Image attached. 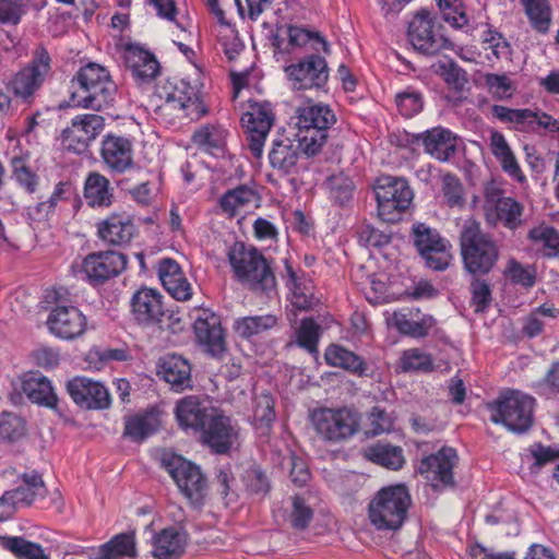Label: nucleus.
<instances>
[{
  "label": "nucleus",
  "mask_w": 559,
  "mask_h": 559,
  "mask_svg": "<svg viewBox=\"0 0 559 559\" xmlns=\"http://www.w3.org/2000/svg\"><path fill=\"white\" fill-rule=\"evenodd\" d=\"M2 545L20 559H49L39 544L26 540L23 537H4Z\"/></svg>",
  "instance_id": "obj_48"
},
{
  "label": "nucleus",
  "mask_w": 559,
  "mask_h": 559,
  "mask_svg": "<svg viewBox=\"0 0 559 559\" xmlns=\"http://www.w3.org/2000/svg\"><path fill=\"white\" fill-rule=\"evenodd\" d=\"M215 411L197 396H187L177 402L175 416L183 430H203Z\"/></svg>",
  "instance_id": "obj_28"
},
{
  "label": "nucleus",
  "mask_w": 559,
  "mask_h": 559,
  "mask_svg": "<svg viewBox=\"0 0 559 559\" xmlns=\"http://www.w3.org/2000/svg\"><path fill=\"white\" fill-rule=\"evenodd\" d=\"M295 124L330 129L336 121L335 115L328 105L307 103L296 109Z\"/></svg>",
  "instance_id": "obj_38"
},
{
  "label": "nucleus",
  "mask_w": 559,
  "mask_h": 559,
  "mask_svg": "<svg viewBox=\"0 0 559 559\" xmlns=\"http://www.w3.org/2000/svg\"><path fill=\"white\" fill-rule=\"evenodd\" d=\"M393 427V417L376 406L368 413L365 421V433L367 436H378L388 432Z\"/></svg>",
  "instance_id": "obj_56"
},
{
  "label": "nucleus",
  "mask_w": 559,
  "mask_h": 559,
  "mask_svg": "<svg viewBox=\"0 0 559 559\" xmlns=\"http://www.w3.org/2000/svg\"><path fill=\"white\" fill-rule=\"evenodd\" d=\"M227 134V130L223 127L209 124L198 129L192 136V141L205 153L222 156L225 153Z\"/></svg>",
  "instance_id": "obj_39"
},
{
  "label": "nucleus",
  "mask_w": 559,
  "mask_h": 559,
  "mask_svg": "<svg viewBox=\"0 0 559 559\" xmlns=\"http://www.w3.org/2000/svg\"><path fill=\"white\" fill-rule=\"evenodd\" d=\"M50 61L49 53L44 48H37L29 64L17 72L11 82L14 95L29 98L48 75Z\"/></svg>",
  "instance_id": "obj_15"
},
{
  "label": "nucleus",
  "mask_w": 559,
  "mask_h": 559,
  "mask_svg": "<svg viewBox=\"0 0 559 559\" xmlns=\"http://www.w3.org/2000/svg\"><path fill=\"white\" fill-rule=\"evenodd\" d=\"M399 368L404 372H429L433 361L429 354L419 348H409L401 354Z\"/></svg>",
  "instance_id": "obj_49"
},
{
  "label": "nucleus",
  "mask_w": 559,
  "mask_h": 559,
  "mask_svg": "<svg viewBox=\"0 0 559 559\" xmlns=\"http://www.w3.org/2000/svg\"><path fill=\"white\" fill-rule=\"evenodd\" d=\"M186 536L175 527L164 528L154 538L153 555L157 559H174L185 549Z\"/></svg>",
  "instance_id": "obj_41"
},
{
  "label": "nucleus",
  "mask_w": 559,
  "mask_h": 559,
  "mask_svg": "<svg viewBox=\"0 0 559 559\" xmlns=\"http://www.w3.org/2000/svg\"><path fill=\"white\" fill-rule=\"evenodd\" d=\"M298 157V147L289 138H281L273 141L269 154L272 167L284 173H289L296 166Z\"/></svg>",
  "instance_id": "obj_43"
},
{
  "label": "nucleus",
  "mask_w": 559,
  "mask_h": 559,
  "mask_svg": "<svg viewBox=\"0 0 559 559\" xmlns=\"http://www.w3.org/2000/svg\"><path fill=\"white\" fill-rule=\"evenodd\" d=\"M456 452L452 448H442L436 454L425 457L418 465V473L433 488L449 486L453 483L452 469L456 464Z\"/></svg>",
  "instance_id": "obj_20"
},
{
  "label": "nucleus",
  "mask_w": 559,
  "mask_h": 559,
  "mask_svg": "<svg viewBox=\"0 0 559 559\" xmlns=\"http://www.w3.org/2000/svg\"><path fill=\"white\" fill-rule=\"evenodd\" d=\"M162 295L158 290L143 287L131 299L132 313L140 323H154L164 314Z\"/></svg>",
  "instance_id": "obj_31"
},
{
  "label": "nucleus",
  "mask_w": 559,
  "mask_h": 559,
  "mask_svg": "<svg viewBox=\"0 0 559 559\" xmlns=\"http://www.w3.org/2000/svg\"><path fill=\"white\" fill-rule=\"evenodd\" d=\"M461 250L464 264L471 273H487L498 258L493 241L480 230L474 218L464 221L461 231Z\"/></svg>",
  "instance_id": "obj_5"
},
{
  "label": "nucleus",
  "mask_w": 559,
  "mask_h": 559,
  "mask_svg": "<svg viewBox=\"0 0 559 559\" xmlns=\"http://www.w3.org/2000/svg\"><path fill=\"white\" fill-rule=\"evenodd\" d=\"M228 260L236 277L251 289L267 293L275 287V277L257 249L236 242L228 251Z\"/></svg>",
  "instance_id": "obj_2"
},
{
  "label": "nucleus",
  "mask_w": 559,
  "mask_h": 559,
  "mask_svg": "<svg viewBox=\"0 0 559 559\" xmlns=\"http://www.w3.org/2000/svg\"><path fill=\"white\" fill-rule=\"evenodd\" d=\"M374 193L378 215L388 223L397 222L413 201V191L403 178L381 176L377 179Z\"/></svg>",
  "instance_id": "obj_8"
},
{
  "label": "nucleus",
  "mask_w": 559,
  "mask_h": 559,
  "mask_svg": "<svg viewBox=\"0 0 559 559\" xmlns=\"http://www.w3.org/2000/svg\"><path fill=\"white\" fill-rule=\"evenodd\" d=\"M202 438L216 453H225L238 444L239 432L229 417L214 414L202 430Z\"/></svg>",
  "instance_id": "obj_26"
},
{
  "label": "nucleus",
  "mask_w": 559,
  "mask_h": 559,
  "mask_svg": "<svg viewBox=\"0 0 559 559\" xmlns=\"http://www.w3.org/2000/svg\"><path fill=\"white\" fill-rule=\"evenodd\" d=\"M285 73L296 90L323 86L329 78L325 59L311 55L306 59L285 68Z\"/></svg>",
  "instance_id": "obj_17"
},
{
  "label": "nucleus",
  "mask_w": 559,
  "mask_h": 559,
  "mask_svg": "<svg viewBox=\"0 0 559 559\" xmlns=\"http://www.w3.org/2000/svg\"><path fill=\"white\" fill-rule=\"evenodd\" d=\"M136 557L134 533H121L100 545L90 559H133Z\"/></svg>",
  "instance_id": "obj_36"
},
{
  "label": "nucleus",
  "mask_w": 559,
  "mask_h": 559,
  "mask_svg": "<svg viewBox=\"0 0 559 559\" xmlns=\"http://www.w3.org/2000/svg\"><path fill=\"white\" fill-rule=\"evenodd\" d=\"M148 3L155 9L157 16L174 23L183 33L188 31L190 26L189 21L186 19H177L179 12L175 0H148Z\"/></svg>",
  "instance_id": "obj_60"
},
{
  "label": "nucleus",
  "mask_w": 559,
  "mask_h": 559,
  "mask_svg": "<svg viewBox=\"0 0 559 559\" xmlns=\"http://www.w3.org/2000/svg\"><path fill=\"white\" fill-rule=\"evenodd\" d=\"M311 420L317 433L332 442L353 437L360 426L359 414L348 407L316 409Z\"/></svg>",
  "instance_id": "obj_10"
},
{
  "label": "nucleus",
  "mask_w": 559,
  "mask_h": 559,
  "mask_svg": "<svg viewBox=\"0 0 559 559\" xmlns=\"http://www.w3.org/2000/svg\"><path fill=\"white\" fill-rule=\"evenodd\" d=\"M274 122V114L266 102L248 100L241 116V123L248 133L249 148L255 157H261L266 136Z\"/></svg>",
  "instance_id": "obj_12"
},
{
  "label": "nucleus",
  "mask_w": 559,
  "mask_h": 559,
  "mask_svg": "<svg viewBox=\"0 0 559 559\" xmlns=\"http://www.w3.org/2000/svg\"><path fill=\"white\" fill-rule=\"evenodd\" d=\"M135 226L127 213H112L97 223V234L102 240L110 245H126L131 241Z\"/></svg>",
  "instance_id": "obj_30"
},
{
  "label": "nucleus",
  "mask_w": 559,
  "mask_h": 559,
  "mask_svg": "<svg viewBox=\"0 0 559 559\" xmlns=\"http://www.w3.org/2000/svg\"><path fill=\"white\" fill-rule=\"evenodd\" d=\"M324 358L326 364L332 367H338L359 376H362L366 372V365L364 360L353 352H349L340 345H330L325 349Z\"/></svg>",
  "instance_id": "obj_44"
},
{
  "label": "nucleus",
  "mask_w": 559,
  "mask_h": 559,
  "mask_svg": "<svg viewBox=\"0 0 559 559\" xmlns=\"http://www.w3.org/2000/svg\"><path fill=\"white\" fill-rule=\"evenodd\" d=\"M386 321L401 334L423 338L427 336L436 325L432 316L423 313L419 309L404 308L389 313Z\"/></svg>",
  "instance_id": "obj_25"
},
{
  "label": "nucleus",
  "mask_w": 559,
  "mask_h": 559,
  "mask_svg": "<svg viewBox=\"0 0 559 559\" xmlns=\"http://www.w3.org/2000/svg\"><path fill=\"white\" fill-rule=\"evenodd\" d=\"M201 87L198 79L185 78L165 82L158 88V97L163 100L158 106L160 116L191 120L201 118L206 112L201 99Z\"/></svg>",
  "instance_id": "obj_1"
},
{
  "label": "nucleus",
  "mask_w": 559,
  "mask_h": 559,
  "mask_svg": "<svg viewBox=\"0 0 559 559\" xmlns=\"http://www.w3.org/2000/svg\"><path fill=\"white\" fill-rule=\"evenodd\" d=\"M528 237L532 241L547 249L548 255L559 253V233L547 225H539L530 230Z\"/></svg>",
  "instance_id": "obj_55"
},
{
  "label": "nucleus",
  "mask_w": 559,
  "mask_h": 559,
  "mask_svg": "<svg viewBox=\"0 0 559 559\" xmlns=\"http://www.w3.org/2000/svg\"><path fill=\"white\" fill-rule=\"evenodd\" d=\"M84 199L92 207H107L114 200L110 181L99 173H91L84 183Z\"/></svg>",
  "instance_id": "obj_37"
},
{
  "label": "nucleus",
  "mask_w": 559,
  "mask_h": 559,
  "mask_svg": "<svg viewBox=\"0 0 559 559\" xmlns=\"http://www.w3.org/2000/svg\"><path fill=\"white\" fill-rule=\"evenodd\" d=\"M104 117L96 114L79 115L72 119L71 126L62 132V146L67 151L83 153L103 132Z\"/></svg>",
  "instance_id": "obj_14"
},
{
  "label": "nucleus",
  "mask_w": 559,
  "mask_h": 559,
  "mask_svg": "<svg viewBox=\"0 0 559 559\" xmlns=\"http://www.w3.org/2000/svg\"><path fill=\"white\" fill-rule=\"evenodd\" d=\"M117 49L126 67L130 69L134 78L148 81L158 74V61L147 49L123 39L117 44Z\"/></svg>",
  "instance_id": "obj_21"
},
{
  "label": "nucleus",
  "mask_w": 559,
  "mask_h": 559,
  "mask_svg": "<svg viewBox=\"0 0 559 559\" xmlns=\"http://www.w3.org/2000/svg\"><path fill=\"white\" fill-rule=\"evenodd\" d=\"M407 36L413 48L423 55L433 56L443 49L452 48L451 41L442 33V25L436 14L425 9L418 11L411 20Z\"/></svg>",
  "instance_id": "obj_9"
},
{
  "label": "nucleus",
  "mask_w": 559,
  "mask_h": 559,
  "mask_svg": "<svg viewBox=\"0 0 559 559\" xmlns=\"http://www.w3.org/2000/svg\"><path fill=\"white\" fill-rule=\"evenodd\" d=\"M442 197L450 207L463 209L465 206V195L462 182L457 177L447 174L442 178Z\"/></svg>",
  "instance_id": "obj_54"
},
{
  "label": "nucleus",
  "mask_w": 559,
  "mask_h": 559,
  "mask_svg": "<svg viewBox=\"0 0 559 559\" xmlns=\"http://www.w3.org/2000/svg\"><path fill=\"white\" fill-rule=\"evenodd\" d=\"M411 504L404 485L382 488L369 504L370 522L378 530H397L402 526Z\"/></svg>",
  "instance_id": "obj_4"
},
{
  "label": "nucleus",
  "mask_w": 559,
  "mask_h": 559,
  "mask_svg": "<svg viewBox=\"0 0 559 559\" xmlns=\"http://www.w3.org/2000/svg\"><path fill=\"white\" fill-rule=\"evenodd\" d=\"M47 326L59 338L74 340L85 333L87 320L78 307L57 305L48 316Z\"/></svg>",
  "instance_id": "obj_18"
},
{
  "label": "nucleus",
  "mask_w": 559,
  "mask_h": 559,
  "mask_svg": "<svg viewBox=\"0 0 559 559\" xmlns=\"http://www.w3.org/2000/svg\"><path fill=\"white\" fill-rule=\"evenodd\" d=\"M328 189L331 198L343 204L347 202L353 194L354 183L350 178L344 174L333 175L328 179Z\"/></svg>",
  "instance_id": "obj_61"
},
{
  "label": "nucleus",
  "mask_w": 559,
  "mask_h": 559,
  "mask_svg": "<svg viewBox=\"0 0 559 559\" xmlns=\"http://www.w3.org/2000/svg\"><path fill=\"white\" fill-rule=\"evenodd\" d=\"M287 271L290 304L299 310L313 308L318 304V299L313 295L312 282L306 276H297L290 267Z\"/></svg>",
  "instance_id": "obj_40"
},
{
  "label": "nucleus",
  "mask_w": 559,
  "mask_h": 559,
  "mask_svg": "<svg viewBox=\"0 0 559 559\" xmlns=\"http://www.w3.org/2000/svg\"><path fill=\"white\" fill-rule=\"evenodd\" d=\"M412 230L414 243L426 265L436 271L445 270L452 259L449 241L424 223L414 224Z\"/></svg>",
  "instance_id": "obj_11"
},
{
  "label": "nucleus",
  "mask_w": 559,
  "mask_h": 559,
  "mask_svg": "<svg viewBox=\"0 0 559 559\" xmlns=\"http://www.w3.org/2000/svg\"><path fill=\"white\" fill-rule=\"evenodd\" d=\"M443 19L453 27L462 28L468 24V17L462 0H436Z\"/></svg>",
  "instance_id": "obj_57"
},
{
  "label": "nucleus",
  "mask_w": 559,
  "mask_h": 559,
  "mask_svg": "<svg viewBox=\"0 0 559 559\" xmlns=\"http://www.w3.org/2000/svg\"><path fill=\"white\" fill-rule=\"evenodd\" d=\"M159 423L154 414L146 413L127 417L123 436L132 441L140 442L158 429Z\"/></svg>",
  "instance_id": "obj_45"
},
{
  "label": "nucleus",
  "mask_w": 559,
  "mask_h": 559,
  "mask_svg": "<svg viewBox=\"0 0 559 559\" xmlns=\"http://www.w3.org/2000/svg\"><path fill=\"white\" fill-rule=\"evenodd\" d=\"M26 421L11 412L0 414V439L8 442H16L26 436Z\"/></svg>",
  "instance_id": "obj_53"
},
{
  "label": "nucleus",
  "mask_w": 559,
  "mask_h": 559,
  "mask_svg": "<svg viewBox=\"0 0 559 559\" xmlns=\"http://www.w3.org/2000/svg\"><path fill=\"white\" fill-rule=\"evenodd\" d=\"M483 46L484 49L489 50L496 59H510L511 46L509 41L493 29L484 32Z\"/></svg>",
  "instance_id": "obj_59"
},
{
  "label": "nucleus",
  "mask_w": 559,
  "mask_h": 559,
  "mask_svg": "<svg viewBox=\"0 0 559 559\" xmlns=\"http://www.w3.org/2000/svg\"><path fill=\"white\" fill-rule=\"evenodd\" d=\"M535 400L520 391L510 390L489 405L490 418L495 424H502L509 430L523 432L533 423Z\"/></svg>",
  "instance_id": "obj_7"
},
{
  "label": "nucleus",
  "mask_w": 559,
  "mask_h": 559,
  "mask_svg": "<svg viewBox=\"0 0 559 559\" xmlns=\"http://www.w3.org/2000/svg\"><path fill=\"white\" fill-rule=\"evenodd\" d=\"M158 276L164 288L177 300L186 301L192 296V287L183 275L179 264L164 259L158 265Z\"/></svg>",
  "instance_id": "obj_32"
},
{
  "label": "nucleus",
  "mask_w": 559,
  "mask_h": 559,
  "mask_svg": "<svg viewBox=\"0 0 559 559\" xmlns=\"http://www.w3.org/2000/svg\"><path fill=\"white\" fill-rule=\"evenodd\" d=\"M277 324V318L272 314L243 317L234 322L235 332L243 338L260 335Z\"/></svg>",
  "instance_id": "obj_47"
},
{
  "label": "nucleus",
  "mask_w": 559,
  "mask_h": 559,
  "mask_svg": "<svg viewBox=\"0 0 559 559\" xmlns=\"http://www.w3.org/2000/svg\"><path fill=\"white\" fill-rule=\"evenodd\" d=\"M320 334L321 328L312 319H304L294 331L297 345L314 355L318 354Z\"/></svg>",
  "instance_id": "obj_52"
},
{
  "label": "nucleus",
  "mask_w": 559,
  "mask_h": 559,
  "mask_svg": "<svg viewBox=\"0 0 559 559\" xmlns=\"http://www.w3.org/2000/svg\"><path fill=\"white\" fill-rule=\"evenodd\" d=\"M491 111L500 121L515 124H523L525 121L531 120L533 115L531 109H512L500 105H495Z\"/></svg>",
  "instance_id": "obj_64"
},
{
  "label": "nucleus",
  "mask_w": 559,
  "mask_h": 559,
  "mask_svg": "<svg viewBox=\"0 0 559 559\" xmlns=\"http://www.w3.org/2000/svg\"><path fill=\"white\" fill-rule=\"evenodd\" d=\"M100 156L106 167L115 174H124L134 167L133 144L126 136L105 135L102 141Z\"/></svg>",
  "instance_id": "obj_22"
},
{
  "label": "nucleus",
  "mask_w": 559,
  "mask_h": 559,
  "mask_svg": "<svg viewBox=\"0 0 559 559\" xmlns=\"http://www.w3.org/2000/svg\"><path fill=\"white\" fill-rule=\"evenodd\" d=\"M275 419L274 401L269 393H262L254 399L253 421L261 433H266Z\"/></svg>",
  "instance_id": "obj_51"
},
{
  "label": "nucleus",
  "mask_w": 559,
  "mask_h": 559,
  "mask_svg": "<svg viewBox=\"0 0 559 559\" xmlns=\"http://www.w3.org/2000/svg\"><path fill=\"white\" fill-rule=\"evenodd\" d=\"M423 97L421 95L407 88L396 95V106L401 115L406 118H412L423 109Z\"/></svg>",
  "instance_id": "obj_62"
},
{
  "label": "nucleus",
  "mask_w": 559,
  "mask_h": 559,
  "mask_svg": "<svg viewBox=\"0 0 559 559\" xmlns=\"http://www.w3.org/2000/svg\"><path fill=\"white\" fill-rule=\"evenodd\" d=\"M485 83L489 93L498 99L511 98L515 91V84L506 74L488 73Z\"/></svg>",
  "instance_id": "obj_58"
},
{
  "label": "nucleus",
  "mask_w": 559,
  "mask_h": 559,
  "mask_svg": "<svg viewBox=\"0 0 559 559\" xmlns=\"http://www.w3.org/2000/svg\"><path fill=\"white\" fill-rule=\"evenodd\" d=\"M484 194V213L489 224L502 223L511 229L521 224L522 205L512 198L503 197L495 182L486 183Z\"/></svg>",
  "instance_id": "obj_13"
},
{
  "label": "nucleus",
  "mask_w": 559,
  "mask_h": 559,
  "mask_svg": "<svg viewBox=\"0 0 559 559\" xmlns=\"http://www.w3.org/2000/svg\"><path fill=\"white\" fill-rule=\"evenodd\" d=\"M273 45L283 53H290L294 49L304 48L307 45L317 51L320 48L328 51V43L318 33L294 25L278 27L273 37Z\"/></svg>",
  "instance_id": "obj_24"
},
{
  "label": "nucleus",
  "mask_w": 559,
  "mask_h": 559,
  "mask_svg": "<svg viewBox=\"0 0 559 559\" xmlns=\"http://www.w3.org/2000/svg\"><path fill=\"white\" fill-rule=\"evenodd\" d=\"M67 390L75 404L87 409H105L111 404L108 389L87 377L73 378L67 383Z\"/></svg>",
  "instance_id": "obj_19"
},
{
  "label": "nucleus",
  "mask_w": 559,
  "mask_h": 559,
  "mask_svg": "<svg viewBox=\"0 0 559 559\" xmlns=\"http://www.w3.org/2000/svg\"><path fill=\"white\" fill-rule=\"evenodd\" d=\"M162 467L169 474L178 489L193 504H199L206 495L207 484L200 467L183 456L163 451Z\"/></svg>",
  "instance_id": "obj_6"
},
{
  "label": "nucleus",
  "mask_w": 559,
  "mask_h": 559,
  "mask_svg": "<svg viewBox=\"0 0 559 559\" xmlns=\"http://www.w3.org/2000/svg\"><path fill=\"white\" fill-rule=\"evenodd\" d=\"M126 263L124 255L116 251L91 253L82 261L80 273L91 282H100L119 274Z\"/></svg>",
  "instance_id": "obj_23"
},
{
  "label": "nucleus",
  "mask_w": 559,
  "mask_h": 559,
  "mask_svg": "<svg viewBox=\"0 0 559 559\" xmlns=\"http://www.w3.org/2000/svg\"><path fill=\"white\" fill-rule=\"evenodd\" d=\"M158 374L180 392L191 385V368L189 362L178 355H166L159 359Z\"/></svg>",
  "instance_id": "obj_34"
},
{
  "label": "nucleus",
  "mask_w": 559,
  "mask_h": 559,
  "mask_svg": "<svg viewBox=\"0 0 559 559\" xmlns=\"http://www.w3.org/2000/svg\"><path fill=\"white\" fill-rule=\"evenodd\" d=\"M415 138L423 141L427 154L440 162H448L455 154L460 143V138L443 127L426 130Z\"/></svg>",
  "instance_id": "obj_29"
},
{
  "label": "nucleus",
  "mask_w": 559,
  "mask_h": 559,
  "mask_svg": "<svg viewBox=\"0 0 559 559\" xmlns=\"http://www.w3.org/2000/svg\"><path fill=\"white\" fill-rule=\"evenodd\" d=\"M75 82L80 88L72 93L70 105L73 107L100 109L111 100L116 91L107 69L97 63L81 68Z\"/></svg>",
  "instance_id": "obj_3"
},
{
  "label": "nucleus",
  "mask_w": 559,
  "mask_h": 559,
  "mask_svg": "<svg viewBox=\"0 0 559 559\" xmlns=\"http://www.w3.org/2000/svg\"><path fill=\"white\" fill-rule=\"evenodd\" d=\"M489 146L492 155L498 160L503 173L507 174L512 180L521 185L526 183V176L524 175L512 148L501 132L491 131Z\"/></svg>",
  "instance_id": "obj_33"
},
{
  "label": "nucleus",
  "mask_w": 559,
  "mask_h": 559,
  "mask_svg": "<svg viewBox=\"0 0 559 559\" xmlns=\"http://www.w3.org/2000/svg\"><path fill=\"white\" fill-rule=\"evenodd\" d=\"M218 205L228 217H243L259 207L260 195L254 188L240 185L223 193L218 200Z\"/></svg>",
  "instance_id": "obj_27"
},
{
  "label": "nucleus",
  "mask_w": 559,
  "mask_h": 559,
  "mask_svg": "<svg viewBox=\"0 0 559 559\" xmlns=\"http://www.w3.org/2000/svg\"><path fill=\"white\" fill-rule=\"evenodd\" d=\"M193 330L195 337L204 349L216 358H222L226 352L225 333L221 318L209 309L198 311Z\"/></svg>",
  "instance_id": "obj_16"
},
{
  "label": "nucleus",
  "mask_w": 559,
  "mask_h": 559,
  "mask_svg": "<svg viewBox=\"0 0 559 559\" xmlns=\"http://www.w3.org/2000/svg\"><path fill=\"white\" fill-rule=\"evenodd\" d=\"M533 27L546 33L550 25L551 11L547 0H521Z\"/></svg>",
  "instance_id": "obj_50"
},
{
  "label": "nucleus",
  "mask_w": 559,
  "mask_h": 559,
  "mask_svg": "<svg viewBox=\"0 0 559 559\" xmlns=\"http://www.w3.org/2000/svg\"><path fill=\"white\" fill-rule=\"evenodd\" d=\"M22 389L26 396L34 403L50 408L57 406V395L50 381L38 372H29L23 377Z\"/></svg>",
  "instance_id": "obj_35"
},
{
  "label": "nucleus",
  "mask_w": 559,
  "mask_h": 559,
  "mask_svg": "<svg viewBox=\"0 0 559 559\" xmlns=\"http://www.w3.org/2000/svg\"><path fill=\"white\" fill-rule=\"evenodd\" d=\"M364 456L372 463L385 468L397 471L405 463L401 447L384 442H377L364 450Z\"/></svg>",
  "instance_id": "obj_42"
},
{
  "label": "nucleus",
  "mask_w": 559,
  "mask_h": 559,
  "mask_svg": "<svg viewBox=\"0 0 559 559\" xmlns=\"http://www.w3.org/2000/svg\"><path fill=\"white\" fill-rule=\"evenodd\" d=\"M436 72L439 73L443 80L456 90H462L467 83L466 74L453 62L438 63Z\"/></svg>",
  "instance_id": "obj_63"
},
{
  "label": "nucleus",
  "mask_w": 559,
  "mask_h": 559,
  "mask_svg": "<svg viewBox=\"0 0 559 559\" xmlns=\"http://www.w3.org/2000/svg\"><path fill=\"white\" fill-rule=\"evenodd\" d=\"M295 129L298 146L308 156L319 153L326 142L329 129H314V127L302 124H295Z\"/></svg>",
  "instance_id": "obj_46"
}]
</instances>
